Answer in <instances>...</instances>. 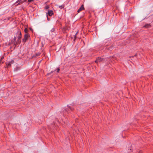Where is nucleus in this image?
<instances>
[{
  "label": "nucleus",
  "instance_id": "1",
  "mask_svg": "<svg viewBox=\"0 0 153 153\" xmlns=\"http://www.w3.org/2000/svg\"><path fill=\"white\" fill-rule=\"evenodd\" d=\"M16 36H17L18 39L16 43L17 44H20L21 42V39L22 37V33L20 31H18L16 33Z\"/></svg>",
  "mask_w": 153,
  "mask_h": 153
},
{
  "label": "nucleus",
  "instance_id": "2",
  "mask_svg": "<svg viewBox=\"0 0 153 153\" xmlns=\"http://www.w3.org/2000/svg\"><path fill=\"white\" fill-rule=\"evenodd\" d=\"M29 37V36L27 34H25L24 35V39H22V42L24 43H25L26 41L28 39Z\"/></svg>",
  "mask_w": 153,
  "mask_h": 153
},
{
  "label": "nucleus",
  "instance_id": "3",
  "mask_svg": "<svg viewBox=\"0 0 153 153\" xmlns=\"http://www.w3.org/2000/svg\"><path fill=\"white\" fill-rule=\"evenodd\" d=\"M103 60V59L102 58H101V57H99L97 58L96 60L95 61V62L97 63L98 62H100L102 61Z\"/></svg>",
  "mask_w": 153,
  "mask_h": 153
},
{
  "label": "nucleus",
  "instance_id": "4",
  "mask_svg": "<svg viewBox=\"0 0 153 153\" xmlns=\"http://www.w3.org/2000/svg\"><path fill=\"white\" fill-rule=\"evenodd\" d=\"M84 10V7L83 5H82L77 10V12L79 13L82 10Z\"/></svg>",
  "mask_w": 153,
  "mask_h": 153
},
{
  "label": "nucleus",
  "instance_id": "5",
  "mask_svg": "<svg viewBox=\"0 0 153 153\" xmlns=\"http://www.w3.org/2000/svg\"><path fill=\"white\" fill-rule=\"evenodd\" d=\"M53 13L52 10H49L48 11V13H47V15L48 14L50 16H51Z\"/></svg>",
  "mask_w": 153,
  "mask_h": 153
},
{
  "label": "nucleus",
  "instance_id": "6",
  "mask_svg": "<svg viewBox=\"0 0 153 153\" xmlns=\"http://www.w3.org/2000/svg\"><path fill=\"white\" fill-rule=\"evenodd\" d=\"M11 64L10 63V62H8L6 63V65L8 68L10 67L11 66Z\"/></svg>",
  "mask_w": 153,
  "mask_h": 153
},
{
  "label": "nucleus",
  "instance_id": "7",
  "mask_svg": "<svg viewBox=\"0 0 153 153\" xmlns=\"http://www.w3.org/2000/svg\"><path fill=\"white\" fill-rule=\"evenodd\" d=\"M78 33V31H77L76 33L75 34V35L74 36V41H75L76 40V36H77V35Z\"/></svg>",
  "mask_w": 153,
  "mask_h": 153
},
{
  "label": "nucleus",
  "instance_id": "8",
  "mask_svg": "<svg viewBox=\"0 0 153 153\" xmlns=\"http://www.w3.org/2000/svg\"><path fill=\"white\" fill-rule=\"evenodd\" d=\"M64 6H65L64 5H62L59 6V7L60 9H62V8H64Z\"/></svg>",
  "mask_w": 153,
  "mask_h": 153
},
{
  "label": "nucleus",
  "instance_id": "9",
  "mask_svg": "<svg viewBox=\"0 0 153 153\" xmlns=\"http://www.w3.org/2000/svg\"><path fill=\"white\" fill-rule=\"evenodd\" d=\"M68 107L69 109H70L71 111H73L74 110V108H73L70 107L69 105H68Z\"/></svg>",
  "mask_w": 153,
  "mask_h": 153
},
{
  "label": "nucleus",
  "instance_id": "10",
  "mask_svg": "<svg viewBox=\"0 0 153 153\" xmlns=\"http://www.w3.org/2000/svg\"><path fill=\"white\" fill-rule=\"evenodd\" d=\"M150 26V25L149 24H147L145 25L144 27H148L149 26Z\"/></svg>",
  "mask_w": 153,
  "mask_h": 153
},
{
  "label": "nucleus",
  "instance_id": "11",
  "mask_svg": "<svg viewBox=\"0 0 153 153\" xmlns=\"http://www.w3.org/2000/svg\"><path fill=\"white\" fill-rule=\"evenodd\" d=\"M35 0H28V2L29 3L32 2H33Z\"/></svg>",
  "mask_w": 153,
  "mask_h": 153
},
{
  "label": "nucleus",
  "instance_id": "12",
  "mask_svg": "<svg viewBox=\"0 0 153 153\" xmlns=\"http://www.w3.org/2000/svg\"><path fill=\"white\" fill-rule=\"evenodd\" d=\"M40 54V53H36V56H39Z\"/></svg>",
  "mask_w": 153,
  "mask_h": 153
},
{
  "label": "nucleus",
  "instance_id": "13",
  "mask_svg": "<svg viewBox=\"0 0 153 153\" xmlns=\"http://www.w3.org/2000/svg\"><path fill=\"white\" fill-rule=\"evenodd\" d=\"M49 8V7L48 5H46L45 7V9L46 10L48 9Z\"/></svg>",
  "mask_w": 153,
  "mask_h": 153
},
{
  "label": "nucleus",
  "instance_id": "14",
  "mask_svg": "<svg viewBox=\"0 0 153 153\" xmlns=\"http://www.w3.org/2000/svg\"><path fill=\"white\" fill-rule=\"evenodd\" d=\"M24 31L25 33H27L28 32V30L27 28H25L24 30Z\"/></svg>",
  "mask_w": 153,
  "mask_h": 153
},
{
  "label": "nucleus",
  "instance_id": "15",
  "mask_svg": "<svg viewBox=\"0 0 153 153\" xmlns=\"http://www.w3.org/2000/svg\"><path fill=\"white\" fill-rule=\"evenodd\" d=\"M130 150H129V149H128V152H131V147H130Z\"/></svg>",
  "mask_w": 153,
  "mask_h": 153
},
{
  "label": "nucleus",
  "instance_id": "16",
  "mask_svg": "<svg viewBox=\"0 0 153 153\" xmlns=\"http://www.w3.org/2000/svg\"><path fill=\"white\" fill-rule=\"evenodd\" d=\"M55 30V29L53 28L51 29V31L52 32H54Z\"/></svg>",
  "mask_w": 153,
  "mask_h": 153
},
{
  "label": "nucleus",
  "instance_id": "17",
  "mask_svg": "<svg viewBox=\"0 0 153 153\" xmlns=\"http://www.w3.org/2000/svg\"><path fill=\"white\" fill-rule=\"evenodd\" d=\"M24 1H22V2H19V3L17 5H16L17 6H18V5H20V4L21 3V4H22L23 3Z\"/></svg>",
  "mask_w": 153,
  "mask_h": 153
},
{
  "label": "nucleus",
  "instance_id": "18",
  "mask_svg": "<svg viewBox=\"0 0 153 153\" xmlns=\"http://www.w3.org/2000/svg\"><path fill=\"white\" fill-rule=\"evenodd\" d=\"M10 62V63L11 64H13L14 63V61L13 60H12L10 61L9 62Z\"/></svg>",
  "mask_w": 153,
  "mask_h": 153
},
{
  "label": "nucleus",
  "instance_id": "19",
  "mask_svg": "<svg viewBox=\"0 0 153 153\" xmlns=\"http://www.w3.org/2000/svg\"><path fill=\"white\" fill-rule=\"evenodd\" d=\"M59 68H58L57 70V71H56L58 73L59 72Z\"/></svg>",
  "mask_w": 153,
  "mask_h": 153
},
{
  "label": "nucleus",
  "instance_id": "20",
  "mask_svg": "<svg viewBox=\"0 0 153 153\" xmlns=\"http://www.w3.org/2000/svg\"><path fill=\"white\" fill-rule=\"evenodd\" d=\"M22 1V0H18L16 3H17L18 2L21 1Z\"/></svg>",
  "mask_w": 153,
  "mask_h": 153
},
{
  "label": "nucleus",
  "instance_id": "21",
  "mask_svg": "<svg viewBox=\"0 0 153 153\" xmlns=\"http://www.w3.org/2000/svg\"><path fill=\"white\" fill-rule=\"evenodd\" d=\"M137 56V54H136L134 56H131L132 57H134V56Z\"/></svg>",
  "mask_w": 153,
  "mask_h": 153
},
{
  "label": "nucleus",
  "instance_id": "22",
  "mask_svg": "<svg viewBox=\"0 0 153 153\" xmlns=\"http://www.w3.org/2000/svg\"><path fill=\"white\" fill-rule=\"evenodd\" d=\"M47 19H48V21H49V18H48V15H47Z\"/></svg>",
  "mask_w": 153,
  "mask_h": 153
},
{
  "label": "nucleus",
  "instance_id": "23",
  "mask_svg": "<svg viewBox=\"0 0 153 153\" xmlns=\"http://www.w3.org/2000/svg\"><path fill=\"white\" fill-rule=\"evenodd\" d=\"M16 37H14V39L15 41L16 40Z\"/></svg>",
  "mask_w": 153,
  "mask_h": 153
},
{
  "label": "nucleus",
  "instance_id": "24",
  "mask_svg": "<svg viewBox=\"0 0 153 153\" xmlns=\"http://www.w3.org/2000/svg\"><path fill=\"white\" fill-rule=\"evenodd\" d=\"M138 153H142V151H140Z\"/></svg>",
  "mask_w": 153,
  "mask_h": 153
},
{
  "label": "nucleus",
  "instance_id": "25",
  "mask_svg": "<svg viewBox=\"0 0 153 153\" xmlns=\"http://www.w3.org/2000/svg\"><path fill=\"white\" fill-rule=\"evenodd\" d=\"M65 111H67V110H66V109H65Z\"/></svg>",
  "mask_w": 153,
  "mask_h": 153
},
{
  "label": "nucleus",
  "instance_id": "26",
  "mask_svg": "<svg viewBox=\"0 0 153 153\" xmlns=\"http://www.w3.org/2000/svg\"><path fill=\"white\" fill-rule=\"evenodd\" d=\"M26 0H25L24 1H25Z\"/></svg>",
  "mask_w": 153,
  "mask_h": 153
}]
</instances>
